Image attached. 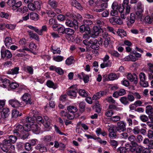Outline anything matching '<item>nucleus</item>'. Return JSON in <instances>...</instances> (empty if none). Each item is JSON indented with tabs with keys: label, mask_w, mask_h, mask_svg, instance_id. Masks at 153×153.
I'll list each match as a JSON object with an SVG mask.
<instances>
[{
	"label": "nucleus",
	"mask_w": 153,
	"mask_h": 153,
	"mask_svg": "<svg viewBox=\"0 0 153 153\" xmlns=\"http://www.w3.org/2000/svg\"><path fill=\"white\" fill-rule=\"evenodd\" d=\"M35 149L39 150L41 152L47 151V148L43 143L38 144L35 147Z\"/></svg>",
	"instance_id": "obj_17"
},
{
	"label": "nucleus",
	"mask_w": 153,
	"mask_h": 153,
	"mask_svg": "<svg viewBox=\"0 0 153 153\" xmlns=\"http://www.w3.org/2000/svg\"><path fill=\"white\" fill-rule=\"evenodd\" d=\"M52 52L54 54H60L61 51L59 47L55 45H52L51 47Z\"/></svg>",
	"instance_id": "obj_26"
},
{
	"label": "nucleus",
	"mask_w": 153,
	"mask_h": 153,
	"mask_svg": "<svg viewBox=\"0 0 153 153\" xmlns=\"http://www.w3.org/2000/svg\"><path fill=\"white\" fill-rule=\"evenodd\" d=\"M26 123H25L29 124H31V125L33 124L34 122V119L32 117H27L26 119Z\"/></svg>",
	"instance_id": "obj_43"
},
{
	"label": "nucleus",
	"mask_w": 153,
	"mask_h": 153,
	"mask_svg": "<svg viewBox=\"0 0 153 153\" xmlns=\"http://www.w3.org/2000/svg\"><path fill=\"white\" fill-rule=\"evenodd\" d=\"M12 143L10 141L9 139H5L4 140L2 141V144L4 146H10Z\"/></svg>",
	"instance_id": "obj_58"
},
{
	"label": "nucleus",
	"mask_w": 153,
	"mask_h": 153,
	"mask_svg": "<svg viewBox=\"0 0 153 153\" xmlns=\"http://www.w3.org/2000/svg\"><path fill=\"white\" fill-rule=\"evenodd\" d=\"M1 112V117L3 118H7L10 114V110L6 107L3 108Z\"/></svg>",
	"instance_id": "obj_21"
},
{
	"label": "nucleus",
	"mask_w": 153,
	"mask_h": 153,
	"mask_svg": "<svg viewBox=\"0 0 153 153\" xmlns=\"http://www.w3.org/2000/svg\"><path fill=\"white\" fill-rule=\"evenodd\" d=\"M95 22L96 24L100 27H102L104 24V23L101 19H97Z\"/></svg>",
	"instance_id": "obj_60"
},
{
	"label": "nucleus",
	"mask_w": 153,
	"mask_h": 153,
	"mask_svg": "<svg viewBox=\"0 0 153 153\" xmlns=\"http://www.w3.org/2000/svg\"><path fill=\"white\" fill-rule=\"evenodd\" d=\"M114 112L112 110H107L105 113V115L108 117H111L114 114Z\"/></svg>",
	"instance_id": "obj_56"
},
{
	"label": "nucleus",
	"mask_w": 153,
	"mask_h": 153,
	"mask_svg": "<svg viewBox=\"0 0 153 153\" xmlns=\"http://www.w3.org/2000/svg\"><path fill=\"white\" fill-rule=\"evenodd\" d=\"M83 24L79 27L81 32H87L88 34L90 33V28L89 26L93 24L92 22L89 19H85L83 21Z\"/></svg>",
	"instance_id": "obj_1"
},
{
	"label": "nucleus",
	"mask_w": 153,
	"mask_h": 153,
	"mask_svg": "<svg viewBox=\"0 0 153 153\" xmlns=\"http://www.w3.org/2000/svg\"><path fill=\"white\" fill-rule=\"evenodd\" d=\"M31 96L30 94L25 93L22 97V100L25 102L27 104H32Z\"/></svg>",
	"instance_id": "obj_10"
},
{
	"label": "nucleus",
	"mask_w": 153,
	"mask_h": 153,
	"mask_svg": "<svg viewBox=\"0 0 153 153\" xmlns=\"http://www.w3.org/2000/svg\"><path fill=\"white\" fill-rule=\"evenodd\" d=\"M71 4L72 5L76 8L81 10L82 7L80 3L78 2L76 0H71Z\"/></svg>",
	"instance_id": "obj_27"
},
{
	"label": "nucleus",
	"mask_w": 153,
	"mask_h": 153,
	"mask_svg": "<svg viewBox=\"0 0 153 153\" xmlns=\"http://www.w3.org/2000/svg\"><path fill=\"white\" fill-rule=\"evenodd\" d=\"M25 71H27L29 73L32 74L33 73V70L32 67L31 66H27L25 68Z\"/></svg>",
	"instance_id": "obj_53"
},
{
	"label": "nucleus",
	"mask_w": 153,
	"mask_h": 153,
	"mask_svg": "<svg viewBox=\"0 0 153 153\" xmlns=\"http://www.w3.org/2000/svg\"><path fill=\"white\" fill-rule=\"evenodd\" d=\"M47 30V26L45 25H43L42 27V28L41 29H39L38 34L40 35H43V32L44 31H46Z\"/></svg>",
	"instance_id": "obj_47"
},
{
	"label": "nucleus",
	"mask_w": 153,
	"mask_h": 153,
	"mask_svg": "<svg viewBox=\"0 0 153 153\" xmlns=\"http://www.w3.org/2000/svg\"><path fill=\"white\" fill-rule=\"evenodd\" d=\"M122 60L123 61H132L134 62L138 60V59L136 58L134 54H130L126 56L125 58L122 59Z\"/></svg>",
	"instance_id": "obj_18"
},
{
	"label": "nucleus",
	"mask_w": 153,
	"mask_h": 153,
	"mask_svg": "<svg viewBox=\"0 0 153 153\" xmlns=\"http://www.w3.org/2000/svg\"><path fill=\"white\" fill-rule=\"evenodd\" d=\"M106 100L109 103H111L115 105L118 104V103L116 102L115 100L111 96L108 97L106 99Z\"/></svg>",
	"instance_id": "obj_51"
},
{
	"label": "nucleus",
	"mask_w": 153,
	"mask_h": 153,
	"mask_svg": "<svg viewBox=\"0 0 153 153\" xmlns=\"http://www.w3.org/2000/svg\"><path fill=\"white\" fill-rule=\"evenodd\" d=\"M74 30L70 28H68L65 29V33L68 35H72L74 33Z\"/></svg>",
	"instance_id": "obj_48"
},
{
	"label": "nucleus",
	"mask_w": 153,
	"mask_h": 153,
	"mask_svg": "<svg viewBox=\"0 0 153 153\" xmlns=\"http://www.w3.org/2000/svg\"><path fill=\"white\" fill-rule=\"evenodd\" d=\"M4 43L7 47L9 48L10 45L13 44L12 39L10 37H6L4 40Z\"/></svg>",
	"instance_id": "obj_20"
},
{
	"label": "nucleus",
	"mask_w": 153,
	"mask_h": 153,
	"mask_svg": "<svg viewBox=\"0 0 153 153\" xmlns=\"http://www.w3.org/2000/svg\"><path fill=\"white\" fill-rule=\"evenodd\" d=\"M119 100L124 105H127L129 104L130 103L127 97H126L124 96L121 97Z\"/></svg>",
	"instance_id": "obj_30"
},
{
	"label": "nucleus",
	"mask_w": 153,
	"mask_h": 153,
	"mask_svg": "<svg viewBox=\"0 0 153 153\" xmlns=\"http://www.w3.org/2000/svg\"><path fill=\"white\" fill-rule=\"evenodd\" d=\"M30 17L31 19L34 21H36L39 19L38 15L34 13H31L30 14Z\"/></svg>",
	"instance_id": "obj_35"
},
{
	"label": "nucleus",
	"mask_w": 153,
	"mask_h": 153,
	"mask_svg": "<svg viewBox=\"0 0 153 153\" xmlns=\"http://www.w3.org/2000/svg\"><path fill=\"white\" fill-rule=\"evenodd\" d=\"M93 29L94 34L96 36L99 35L100 33L103 32V30L100 27L94 26Z\"/></svg>",
	"instance_id": "obj_25"
},
{
	"label": "nucleus",
	"mask_w": 153,
	"mask_h": 153,
	"mask_svg": "<svg viewBox=\"0 0 153 153\" xmlns=\"http://www.w3.org/2000/svg\"><path fill=\"white\" fill-rule=\"evenodd\" d=\"M136 138V142L137 143H140L141 142H142L143 139V137L140 134L138 135Z\"/></svg>",
	"instance_id": "obj_62"
},
{
	"label": "nucleus",
	"mask_w": 153,
	"mask_h": 153,
	"mask_svg": "<svg viewBox=\"0 0 153 153\" xmlns=\"http://www.w3.org/2000/svg\"><path fill=\"white\" fill-rule=\"evenodd\" d=\"M32 130L35 131H38L40 130V128L36 124H33L31 125Z\"/></svg>",
	"instance_id": "obj_61"
},
{
	"label": "nucleus",
	"mask_w": 153,
	"mask_h": 153,
	"mask_svg": "<svg viewBox=\"0 0 153 153\" xmlns=\"http://www.w3.org/2000/svg\"><path fill=\"white\" fill-rule=\"evenodd\" d=\"M135 16L134 14L131 13L130 16L129 22L131 24H133L135 22Z\"/></svg>",
	"instance_id": "obj_57"
},
{
	"label": "nucleus",
	"mask_w": 153,
	"mask_h": 153,
	"mask_svg": "<svg viewBox=\"0 0 153 153\" xmlns=\"http://www.w3.org/2000/svg\"><path fill=\"white\" fill-rule=\"evenodd\" d=\"M9 103L12 107L15 108L22 107L24 106L22 104L23 103L20 102L15 98L9 100Z\"/></svg>",
	"instance_id": "obj_5"
},
{
	"label": "nucleus",
	"mask_w": 153,
	"mask_h": 153,
	"mask_svg": "<svg viewBox=\"0 0 153 153\" xmlns=\"http://www.w3.org/2000/svg\"><path fill=\"white\" fill-rule=\"evenodd\" d=\"M9 140L12 143H13L16 142L17 138L16 136L11 135L9 137Z\"/></svg>",
	"instance_id": "obj_52"
},
{
	"label": "nucleus",
	"mask_w": 153,
	"mask_h": 153,
	"mask_svg": "<svg viewBox=\"0 0 153 153\" xmlns=\"http://www.w3.org/2000/svg\"><path fill=\"white\" fill-rule=\"evenodd\" d=\"M49 4L52 8H55L57 7L58 2L55 0H50Z\"/></svg>",
	"instance_id": "obj_38"
},
{
	"label": "nucleus",
	"mask_w": 153,
	"mask_h": 153,
	"mask_svg": "<svg viewBox=\"0 0 153 153\" xmlns=\"http://www.w3.org/2000/svg\"><path fill=\"white\" fill-rule=\"evenodd\" d=\"M127 78L130 81L133 82L134 84H136L137 83L138 80L137 76L135 74H133L130 73H128L126 75Z\"/></svg>",
	"instance_id": "obj_11"
},
{
	"label": "nucleus",
	"mask_w": 153,
	"mask_h": 153,
	"mask_svg": "<svg viewBox=\"0 0 153 153\" xmlns=\"http://www.w3.org/2000/svg\"><path fill=\"white\" fill-rule=\"evenodd\" d=\"M126 124L123 121H120L117 123V126L116 127L117 131L119 132H123L126 129Z\"/></svg>",
	"instance_id": "obj_6"
},
{
	"label": "nucleus",
	"mask_w": 153,
	"mask_h": 153,
	"mask_svg": "<svg viewBox=\"0 0 153 153\" xmlns=\"http://www.w3.org/2000/svg\"><path fill=\"white\" fill-rule=\"evenodd\" d=\"M110 57L108 55L106 54L105 57L102 58L103 63L100 65L101 67L103 68L106 67H110L111 66L112 62L109 60Z\"/></svg>",
	"instance_id": "obj_3"
},
{
	"label": "nucleus",
	"mask_w": 153,
	"mask_h": 153,
	"mask_svg": "<svg viewBox=\"0 0 153 153\" xmlns=\"http://www.w3.org/2000/svg\"><path fill=\"white\" fill-rule=\"evenodd\" d=\"M146 113L149 115L153 114V108L152 105H147L146 107Z\"/></svg>",
	"instance_id": "obj_28"
},
{
	"label": "nucleus",
	"mask_w": 153,
	"mask_h": 153,
	"mask_svg": "<svg viewBox=\"0 0 153 153\" xmlns=\"http://www.w3.org/2000/svg\"><path fill=\"white\" fill-rule=\"evenodd\" d=\"M1 58L3 59H10L12 56V54L9 50L2 49L1 51Z\"/></svg>",
	"instance_id": "obj_7"
},
{
	"label": "nucleus",
	"mask_w": 153,
	"mask_h": 153,
	"mask_svg": "<svg viewBox=\"0 0 153 153\" xmlns=\"http://www.w3.org/2000/svg\"><path fill=\"white\" fill-rule=\"evenodd\" d=\"M105 92L103 91H100L96 93L92 97L93 100H97L99 99L103 95H105Z\"/></svg>",
	"instance_id": "obj_22"
},
{
	"label": "nucleus",
	"mask_w": 153,
	"mask_h": 153,
	"mask_svg": "<svg viewBox=\"0 0 153 153\" xmlns=\"http://www.w3.org/2000/svg\"><path fill=\"white\" fill-rule=\"evenodd\" d=\"M128 0H124L123 3V7L126 9V14H129L130 12L131 5L128 4Z\"/></svg>",
	"instance_id": "obj_19"
},
{
	"label": "nucleus",
	"mask_w": 153,
	"mask_h": 153,
	"mask_svg": "<svg viewBox=\"0 0 153 153\" xmlns=\"http://www.w3.org/2000/svg\"><path fill=\"white\" fill-rule=\"evenodd\" d=\"M115 23L117 24L121 25L123 24V20L119 16H115Z\"/></svg>",
	"instance_id": "obj_50"
},
{
	"label": "nucleus",
	"mask_w": 153,
	"mask_h": 153,
	"mask_svg": "<svg viewBox=\"0 0 153 153\" xmlns=\"http://www.w3.org/2000/svg\"><path fill=\"white\" fill-rule=\"evenodd\" d=\"M78 93L82 97H86L88 96V94L86 91L83 89H80L79 90Z\"/></svg>",
	"instance_id": "obj_41"
},
{
	"label": "nucleus",
	"mask_w": 153,
	"mask_h": 153,
	"mask_svg": "<svg viewBox=\"0 0 153 153\" xmlns=\"http://www.w3.org/2000/svg\"><path fill=\"white\" fill-rule=\"evenodd\" d=\"M19 84L16 82H13L9 84L10 87L12 89H15L19 86Z\"/></svg>",
	"instance_id": "obj_64"
},
{
	"label": "nucleus",
	"mask_w": 153,
	"mask_h": 153,
	"mask_svg": "<svg viewBox=\"0 0 153 153\" xmlns=\"http://www.w3.org/2000/svg\"><path fill=\"white\" fill-rule=\"evenodd\" d=\"M47 85L49 88H53L54 89H56L58 87L56 84H55L52 81L48 80L46 83Z\"/></svg>",
	"instance_id": "obj_29"
},
{
	"label": "nucleus",
	"mask_w": 153,
	"mask_h": 153,
	"mask_svg": "<svg viewBox=\"0 0 153 153\" xmlns=\"http://www.w3.org/2000/svg\"><path fill=\"white\" fill-rule=\"evenodd\" d=\"M77 89V86L76 85H73L70 86L69 89L67 91V94L72 98L76 97Z\"/></svg>",
	"instance_id": "obj_2"
},
{
	"label": "nucleus",
	"mask_w": 153,
	"mask_h": 153,
	"mask_svg": "<svg viewBox=\"0 0 153 153\" xmlns=\"http://www.w3.org/2000/svg\"><path fill=\"white\" fill-rule=\"evenodd\" d=\"M65 30L64 27L62 25H59V27L57 28L58 32L60 33H65Z\"/></svg>",
	"instance_id": "obj_49"
},
{
	"label": "nucleus",
	"mask_w": 153,
	"mask_h": 153,
	"mask_svg": "<svg viewBox=\"0 0 153 153\" xmlns=\"http://www.w3.org/2000/svg\"><path fill=\"white\" fill-rule=\"evenodd\" d=\"M144 21L147 23L150 24L152 22L153 20L150 16H148L145 17Z\"/></svg>",
	"instance_id": "obj_54"
},
{
	"label": "nucleus",
	"mask_w": 153,
	"mask_h": 153,
	"mask_svg": "<svg viewBox=\"0 0 153 153\" xmlns=\"http://www.w3.org/2000/svg\"><path fill=\"white\" fill-rule=\"evenodd\" d=\"M89 42L91 45V48L94 50H97L99 49V46L97 44V40L94 38H92L90 39Z\"/></svg>",
	"instance_id": "obj_14"
},
{
	"label": "nucleus",
	"mask_w": 153,
	"mask_h": 153,
	"mask_svg": "<svg viewBox=\"0 0 153 153\" xmlns=\"http://www.w3.org/2000/svg\"><path fill=\"white\" fill-rule=\"evenodd\" d=\"M110 143L113 147L115 148H116L118 145V142L114 140H110Z\"/></svg>",
	"instance_id": "obj_55"
},
{
	"label": "nucleus",
	"mask_w": 153,
	"mask_h": 153,
	"mask_svg": "<svg viewBox=\"0 0 153 153\" xmlns=\"http://www.w3.org/2000/svg\"><path fill=\"white\" fill-rule=\"evenodd\" d=\"M117 33L119 36L121 37H123L126 35V32L123 29H118Z\"/></svg>",
	"instance_id": "obj_33"
},
{
	"label": "nucleus",
	"mask_w": 153,
	"mask_h": 153,
	"mask_svg": "<svg viewBox=\"0 0 153 153\" xmlns=\"http://www.w3.org/2000/svg\"><path fill=\"white\" fill-rule=\"evenodd\" d=\"M33 116L34 117V118L36 119V121L39 123H43L44 120L42 117L40 116H35V115L39 113L38 111L36 110H34L33 111Z\"/></svg>",
	"instance_id": "obj_16"
},
{
	"label": "nucleus",
	"mask_w": 153,
	"mask_h": 153,
	"mask_svg": "<svg viewBox=\"0 0 153 153\" xmlns=\"http://www.w3.org/2000/svg\"><path fill=\"white\" fill-rule=\"evenodd\" d=\"M141 120L144 122H146L149 120V117L145 115H142L140 117Z\"/></svg>",
	"instance_id": "obj_59"
},
{
	"label": "nucleus",
	"mask_w": 153,
	"mask_h": 153,
	"mask_svg": "<svg viewBox=\"0 0 153 153\" xmlns=\"http://www.w3.org/2000/svg\"><path fill=\"white\" fill-rule=\"evenodd\" d=\"M65 16L66 20L68 19H73L76 16L74 14L70 12L66 13Z\"/></svg>",
	"instance_id": "obj_31"
},
{
	"label": "nucleus",
	"mask_w": 153,
	"mask_h": 153,
	"mask_svg": "<svg viewBox=\"0 0 153 153\" xmlns=\"http://www.w3.org/2000/svg\"><path fill=\"white\" fill-rule=\"evenodd\" d=\"M108 78L110 80H114L118 79L119 76L117 74L114 73H111L109 74L108 76Z\"/></svg>",
	"instance_id": "obj_32"
},
{
	"label": "nucleus",
	"mask_w": 153,
	"mask_h": 153,
	"mask_svg": "<svg viewBox=\"0 0 153 153\" xmlns=\"http://www.w3.org/2000/svg\"><path fill=\"white\" fill-rule=\"evenodd\" d=\"M128 140L131 142V144L134 147L138 146L137 143L136 142V138L134 135H131L128 137Z\"/></svg>",
	"instance_id": "obj_23"
},
{
	"label": "nucleus",
	"mask_w": 153,
	"mask_h": 153,
	"mask_svg": "<svg viewBox=\"0 0 153 153\" xmlns=\"http://www.w3.org/2000/svg\"><path fill=\"white\" fill-rule=\"evenodd\" d=\"M19 67H16L12 69L9 70L7 74L11 75H16L19 73Z\"/></svg>",
	"instance_id": "obj_24"
},
{
	"label": "nucleus",
	"mask_w": 153,
	"mask_h": 153,
	"mask_svg": "<svg viewBox=\"0 0 153 153\" xmlns=\"http://www.w3.org/2000/svg\"><path fill=\"white\" fill-rule=\"evenodd\" d=\"M24 131V127L22 125L19 124L17 125L14 130V133L15 135L19 137L22 132Z\"/></svg>",
	"instance_id": "obj_9"
},
{
	"label": "nucleus",
	"mask_w": 153,
	"mask_h": 153,
	"mask_svg": "<svg viewBox=\"0 0 153 153\" xmlns=\"http://www.w3.org/2000/svg\"><path fill=\"white\" fill-rule=\"evenodd\" d=\"M126 148L127 152H134L135 151V148L129 144H127L126 145Z\"/></svg>",
	"instance_id": "obj_36"
},
{
	"label": "nucleus",
	"mask_w": 153,
	"mask_h": 153,
	"mask_svg": "<svg viewBox=\"0 0 153 153\" xmlns=\"http://www.w3.org/2000/svg\"><path fill=\"white\" fill-rule=\"evenodd\" d=\"M65 24L67 26L74 27L75 29H77L78 27V23L77 21L74 19H66Z\"/></svg>",
	"instance_id": "obj_4"
},
{
	"label": "nucleus",
	"mask_w": 153,
	"mask_h": 153,
	"mask_svg": "<svg viewBox=\"0 0 153 153\" xmlns=\"http://www.w3.org/2000/svg\"><path fill=\"white\" fill-rule=\"evenodd\" d=\"M81 74L83 77V79L84 82L85 83L88 82L89 80V76L85 74L83 72H82Z\"/></svg>",
	"instance_id": "obj_40"
},
{
	"label": "nucleus",
	"mask_w": 153,
	"mask_h": 153,
	"mask_svg": "<svg viewBox=\"0 0 153 153\" xmlns=\"http://www.w3.org/2000/svg\"><path fill=\"white\" fill-rule=\"evenodd\" d=\"M46 13L50 17H54L56 16V13L52 10H47Z\"/></svg>",
	"instance_id": "obj_63"
},
{
	"label": "nucleus",
	"mask_w": 153,
	"mask_h": 153,
	"mask_svg": "<svg viewBox=\"0 0 153 153\" xmlns=\"http://www.w3.org/2000/svg\"><path fill=\"white\" fill-rule=\"evenodd\" d=\"M120 119L121 117L120 116L117 115L111 117L110 118V120L113 122L116 123L117 122L120 121Z\"/></svg>",
	"instance_id": "obj_44"
},
{
	"label": "nucleus",
	"mask_w": 153,
	"mask_h": 153,
	"mask_svg": "<svg viewBox=\"0 0 153 153\" xmlns=\"http://www.w3.org/2000/svg\"><path fill=\"white\" fill-rule=\"evenodd\" d=\"M108 52L114 56L119 57L120 56V54L116 51L109 50Z\"/></svg>",
	"instance_id": "obj_42"
},
{
	"label": "nucleus",
	"mask_w": 153,
	"mask_h": 153,
	"mask_svg": "<svg viewBox=\"0 0 153 153\" xmlns=\"http://www.w3.org/2000/svg\"><path fill=\"white\" fill-rule=\"evenodd\" d=\"M22 4V2L21 1H19L16 2V1H15V3L13 5V8H12V9L13 10H16L18 8L20 7Z\"/></svg>",
	"instance_id": "obj_39"
},
{
	"label": "nucleus",
	"mask_w": 153,
	"mask_h": 153,
	"mask_svg": "<svg viewBox=\"0 0 153 153\" xmlns=\"http://www.w3.org/2000/svg\"><path fill=\"white\" fill-rule=\"evenodd\" d=\"M54 60L57 62H60L64 59V57L60 55L55 56H53Z\"/></svg>",
	"instance_id": "obj_37"
},
{
	"label": "nucleus",
	"mask_w": 153,
	"mask_h": 153,
	"mask_svg": "<svg viewBox=\"0 0 153 153\" xmlns=\"http://www.w3.org/2000/svg\"><path fill=\"white\" fill-rule=\"evenodd\" d=\"M74 61L73 57L70 56L65 61L66 64L68 65H71Z\"/></svg>",
	"instance_id": "obj_45"
},
{
	"label": "nucleus",
	"mask_w": 153,
	"mask_h": 153,
	"mask_svg": "<svg viewBox=\"0 0 153 153\" xmlns=\"http://www.w3.org/2000/svg\"><path fill=\"white\" fill-rule=\"evenodd\" d=\"M102 37L105 39L104 44L105 47H107L111 41V37L110 35L106 32H104L102 34Z\"/></svg>",
	"instance_id": "obj_8"
},
{
	"label": "nucleus",
	"mask_w": 153,
	"mask_h": 153,
	"mask_svg": "<svg viewBox=\"0 0 153 153\" xmlns=\"http://www.w3.org/2000/svg\"><path fill=\"white\" fill-rule=\"evenodd\" d=\"M10 82L7 79H2L0 77V85L3 88H6L9 86Z\"/></svg>",
	"instance_id": "obj_15"
},
{
	"label": "nucleus",
	"mask_w": 153,
	"mask_h": 153,
	"mask_svg": "<svg viewBox=\"0 0 153 153\" xmlns=\"http://www.w3.org/2000/svg\"><path fill=\"white\" fill-rule=\"evenodd\" d=\"M108 6L107 3H104L102 4L100 6L95 7L93 10L96 12H100L103 11L105 9L107 8Z\"/></svg>",
	"instance_id": "obj_13"
},
{
	"label": "nucleus",
	"mask_w": 153,
	"mask_h": 153,
	"mask_svg": "<svg viewBox=\"0 0 153 153\" xmlns=\"http://www.w3.org/2000/svg\"><path fill=\"white\" fill-rule=\"evenodd\" d=\"M68 112L75 114V113L77 111V109L74 106H70L68 107Z\"/></svg>",
	"instance_id": "obj_34"
},
{
	"label": "nucleus",
	"mask_w": 153,
	"mask_h": 153,
	"mask_svg": "<svg viewBox=\"0 0 153 153\" xmlns=\"http://www.w3.org/2000/svg\"><path fill=\"white\" fill-rule=\"evenodd\" d=\"M139 6H137V9L135 12V14L137 17L141 20L143 19V10L141 7V5L140 3H139Z\"/></svg>",
	"instance_id": "obj_12"
},
{
	"label": "nucleus",
	"mask_w": 153,
	"mask_h": 153,
	"mask_svg": "<svg viewBox=\"0 0 153 153\" xmlns=\"http://www.w3.org/2000/svg\"><path fill=\"white\" fill-rule=\"evenodd\" d=\"M24 131H28L30 130L31 129V124H29L25 123L24 126Z\"/></svg>",
	"instance_id": "obj_46"
}]
</instances>
